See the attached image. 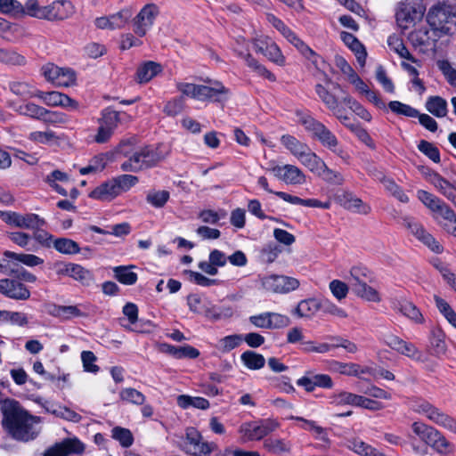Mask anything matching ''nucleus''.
Masks as SVG:
<instances>
[{"mask_svg":"<svg viewBox=\"0 0 456 456\" xmlns=\"http://www.w3.org/2000/svg\"><path fill=\"white\" fill-rule=\"evenodd\" d=\"M170 198L168 191L151 190L146 195V201L156 208H163Z\"/></svg>","mask_w":456,"mask_h":456,"instance_id":"obj_51","label":"nucleus"},{"mask_svg":"<svg viewBox=\"0 0 456 456\" xmlns=\"http://www.w3.org/2000/svg\"><path fill=\"white\" fill-rule=\"evenodd\" d=\"M119 397L122 401L133 403L135 405H142L145 403V396L135 388L126 387L119 392Z\"/></svg>","mask_w":456,"mask_h":456,"instance_id":"obj_53","label":"nucleus"},{"mask_svg":"<svg viewBox=\"0 0 456 456\" xmlns=\"http://www.w3.org/2000/svg\"><path fill=\"white\" fill-rule=\"evenodd\" d=\"M396 308L401 314L416 323H422L424 321L423 315L419 308L410 301H399Z\"/></svg>","mask_w":456,"mask_h":456,"instance_id":"obj_38","label":"nucleus"},{"mask_svg":"<svg viewBox=\"0 0 456 456\" xmlns=\"http://www.w3.org/2000/svg\"><path fill=\"white\" fill-rule=\"evenodd\" d=\"M134 144V139H127L121 141L117 148L118 152L127 157L120 165V169L124 172L137 173L145 169L141 148L132 153Z\"/></svg>","mask_w":456,"mask_h":456,"instance_id":"obj_8","label":"nucleus"},{"mask_svg":"<svg viewBox=\"0 0 456 456\" xmlns=\"http://www.w3.org/2000/svg\"><path fill=\"white\" fill-rule=\"evenodd\" d=\"M176 403L182 409H188L193 407L200 410H207L209 407V402L198 396H190L187 395H180L176 398Z\"/></svg>","mask_w":456,"mask_h":456,"instance_id":"obj_35","label":"nucleus"},{"mask_svg":"<svg viewBox=\"0 0 456 456\" xmlns=\"http://www.w3.org/2000/svg\"><path fill=\"white\" fill-rule=\"evenodd\" d=\"M118 195L114 179H111L97 186L90 192L89 197L99 200H110Z\"/></svg>","mask_w":456,"mask_h":456,"instance_id":"obj_27","label":"nucleus"},{"mask_svg":"<svg viewBox=\"0 0 456 456\" xmlns=\"http://www.w3.org/2000/svg\"><path fill=\"white\" fill-rule=\"evenodd\" d=\"M426 109L437 118L447 115V102L440 96H431L426 102Z\"/></svg>","mask_w":456,"mask_h":456,"instance_id":"obj_40","label":"nucleus"},{"mask_svg":"<svg viewBox=\"0 0 456 456\" xmlns=\"http://www.w3.org/2000/svg\"><path fill=\"white\" fill-rule=\"evenodd\" d=\"M353 292L363 300L379 303L381 301V296L379 291L369 286L366 282L363 284H358V287L352 289Z\"/></svg>","mask_w":456,"mask_h":456,"instance_id":"obj_39","label":"nucleus"},{"mask_svg":"<svg viewBox=\"0 0 456 456\" xmlns=\"http://www.w3.org/2000/svg\"><path fill=\"white\" fill-rule=\"evenodd\" d=\"M388 107L393 112L398 115L409 118H417L419 116V111L416 109L398 101L390 102Z\"/></svg>","mask_w":456,"mask_h":456,"instance_id":"obj_59","label":"nucleus"},{"mask_svg":"<svg viewBox=\"0 0 456 456\" xmlns=\"http://www.w3.org/2000/svg\"><path fill=\"white\" fill-rule=\"evenodd\" d=\"M263 447L271 453L282 454L290 452L291 444L285 439L270 437L264 441Z\"/></svg>","mask_w":456,"mask_h":456,"instance_id":"obj_34","label":"nucleus"},{"mask_svg":"<svg viewBox=\"0 0 456 456\" xmlns=\"http://www.w3.org/2000/svg\"><path fill=\"white\" fill-rule=\"evenodd\" d=\"M340 37L342 41L354 53L358 63L363 67L367 57L365 47L354 35L348 32H341Z\"/></svg>","mask_w":456,"mask_h":456,"instance_id":"obj_25","label":"nucleus"},{"mask_svg":"<svg viewBox=\"0 0 456 456\" xmlns=\"http://www.w3.org/2000/svg\"><path fill=\"white\" fill-rule=\"evenodd\" d=\"M299 162L316 175L321 171L325 162L311 149H309L299 159Z\"/></svg>","mask_w":456,"mask_h":456,"instance_id":"obj_37","label":"nucleus"},{"mask_svg":"<svg viewBox=\"0 0 456 456\" xmlns=\"http://www.w3.org/2000/svg\"><path fill=\"white\" fill-rule=\"evenodd\" d=\"M331 86H327L326 84H316L315 86V93L319 96L320 100L322 103L333 112V114L337 117L340 122L346 126L349 127L351 130H354V125L348 124L347 121L349 118L346 115L342 114V110L339 108V104L342 103L340 102V98L336 95L334 92H331Z\"/></svg>","mask_w":456,"mask_h":456,"instance_id":"obj_11","label":"nucleus"},{"mask_svg":"<svg viewBox=\"0 0 456 456\" xmlns=\"http://www.w3.org/2000/svg\"><path fill=\"white\" fill-rule=\"evenodd\" d=\"M180 449L190 456H209L214 444L205 441L201 434L194 428H187L184 436L179 444Z\"/></svg>","mask_w":456,"mask_h":456,"instance_id":"obj_5","label":"nucleus"},{"mask_svg":"<svg viewBox=\"0 0 456 456\" xmlns=\"http://www.w3.org/2000/svg\"><path fill=\"white\" fill-rule=\"evenodd\" d=\"M229 89L221 82L215 81L211 86L200 85V101L222 102L227 99Z\"/></svg>","mask_w":456,"mask_h":456,"instance_id":"obj_24","label":"nucleus"},{"mask_svg":"<svg viewBox=\"0 0 456 456\" xmlns=\"http://www.w3.org/2000/svg\"><path fill=\"white\" fill-rule=\"evenodd\" d=\"M0 292L14 300H28L30 297L29 289L15 279H1Z\"/></svg>","mask_w":456,"mask_h":456,"instance_id":"obj_21","label":"nucleus"},{"mask_svg":"<svg viewBox=\"0 0 456 456\" xmlns=\"http://www.w3.org/2000/svg\"><path fill=\"white\" fill-rule=\"evenodd\" d=\"M44 107L37 105L33 102H26L19 106V108L16 109V111L20 115L40 120L44 112Z\"/></svg>","mask_w":456,"mask_h":456,"instance_id":"obj_58","label":"nucleus"},{"mask_svg":"<svg viewBox=\"0 0 456 456\" xmlns=\"http://www.w3.org/2000/svg\"><path fill=\"white\" fill-rule=\"evenodd\" d=\"M281 142L282 145L297 159H299L310 149L306 143L300 142L296 137L289 134L282 135Z\"/></svg>","mask_w":456,"mask_h":456,"instance_id":"obj_28","label":"nucleus"},{"mask_svg":"<svg viewBox=\"0 0 456 456\" xmlns=\"http://www.w3.org/2000/svg\"><path fill=\"white\" fill-rule=\"evenodd\" d=\"M257 183L267 192L273 193L284 201L293 205H302L308 208H319L323 209H329L330 208V202L329 201L322 202L316 199H301L297 196H294L287 192L273 191L269 188L268 181L265 176L258 177Z\"/></svg>","mask_w":456,"mask_h":456,"instance_id":"obj_16","label":"nucleus"},{"mask_svg":"<svg viewBox=\"0 0 456 456\" xmlns=\"http://www.w3.org/2000/svg\"><path fill=\"white\" fill-rule=\"evenodd\" d=\"M142 157L143 158L145 169L157 166L162 161L166 154H164L159 147L154 146H143L141 148Z\"/></svg>","mask_w":456,"mask_h":456,"instance_id":"obj_29","label":"nucleus"},{"mask_svg":"<svg viewBox=\"0 0 456 456\" xmlns=\"http://www.w3.org/2000/svg\"><path fill=\"white\" fill-rule=\"evenodd\" d=\"M330 398V403L335 405L348 404L359 407L361 395L343 391L338 394L332 395Z\"/></svg>","mask_w":456,"mask_h":456,"instance_id":"obj_47","label":"nucleus"},{"mask_svg":"<svg viewBox=\"0 0 456 456\" xmlns=\"http://www.w3.org/2000/svg\"><path fill=\"white\" fill-rule=\"evenodd\" d=\"M37 98L42 100L46 105L55 107L61 106L69 110H77L78 107L77 102L71 99L67 94L60 92H43L38 90L37 93Z\"/></svg>","mask_w":456,"mask_h":456,"instance_id":"obj_23","label":"nucleus"},{"mask_svg":"<svg viewBox=\"0 0 456 456\" xmlns=\"http://www.w3.org/2000/svg\"><path fill=\"white\" fill-rule=\"evenodd\" d=\"M84 444L77 438H67L59 444L48 448L44 456H68L71 453H82Z\"/></svg>","mask_w":456,"mask_h":456,"instance_id":"obj_22","label":"nucleus"},{"mask_svg":"<svg viewBox=\"0 0 456 456\" xmlns=\"http://www.w3.org/2000/svg\"><path fill=\"white\" fill-rule=\"evenodd\" d=\"M9 89L15 95L24 99L37 97L38 92L31 84L21 80L10 82Z\"/></svg>","mask_w":456,"mask_h":456,"instance_id":"obj_31","label":"nucleus"},{"mask_svg":"<svg viewBox=\"0 0 456 456\" xmlns=\"http://www.w3.org/2000/svg\"><path fill=\"white\" fill-rule=\"evenodd\" d=\"M262 287L273 293H288L299 286V281L292 277L271 274L261 278Z\"/></svg>","mask_w":456,"mask_h":456,"instance_id":"obj_17","label":"nucleus"},{"mask_svg":"<svg viewBox=\"0 0 456 456\" xmlns=\"http://www.w3.org/2000/svg\"><path fill=\"white\" fill-rule=\"evenodd\" d=\"M74 12L75 8L71 2L56 0L46 5L45 20L61 21L70 18Z\"/></svg>","mask_w":456,"mask_h":456,"instance_id":"obj_20","label":"nucleus"},{"mask_svg":"<svg viewBox=\"0 0 456 456\" xmlns=\"http://www.w3.org/2000/svg\"><path fill=\"white\" fill-rule=\"evenodd\" d=\"M242 341L243 337L241 335H229L219 340L218 348L222 352L227 353L239 346Z\"/></svg>","mask_w":456,"mask_h":456,"instance_id":"obj_63","label":"nucleus"},{"mask_svg":"<svg viewBox=\"0 0 456 456\" xmlns=\"http://www.w3.org/2000/svg\"><path fill=\"white\" fill-rule=\"evenodd\" d=\"M370 273L366 268L360 266H354L350 270L349 284L351 289L358 287V284H363L370 281Z\"/></svg>","mask_w":456,"mask_h":456,"instance_id":"obj_54","label":"nucleus"},{"mask_svg":"<svg viewBox=\"0 0 456 456\" xmlns=\"http://www.w3.org/2000/svg\"><path fill=\"white\" fill-rule=\"evenodd\" d=\"M323 82L327 86H331L332 90H338L341 92L342 95L340 97V102L349 107L357 116L361 118L370 121L371 119V115L370 112L364 109L359 102H357L354 98H352L346 92L343 90L339 84L333 82L332 79L326 74L322 73Z\"/></svg>","mask_w":456,"mask_h":456,"instance_id":"obj_19","label":"nucleus"},{"mask_svg":"<svg viewBox=\"0 0 456 456\" xmlns=\"http://www.w3.org/2000/svg\"><path fill=\"white\" fill-rule=\"evenodd\" d=\"M272 173L279 180L286 184H303L306 177L304 172L295 165L286 164L283 166H273L270 168Z\"/></svg>","mask_w":456,"mask_h":456,"instance_id":"obj_18","label":"nucleus"},{"mask_svg":"<svg viewBox=\"0 0 456 456\" xmlns=\"http://www.w3.org/2000/svg\"><path fill=\"white\" fill-rule=\"evenodd\" d=\"M132 15V10L129 8H124L117 13L110 15L112 30L124 28Z\"/></svg>","mask_w":456,"mask_h":456,"instance_id":"obj_56","label":"nucleus"},{"mask_svg":"<svg viewBox=\"0 0 456 456\" xmlns=\"http://www.w3.org/2000/svg\"><path fill=\"white\" fill-rule=\"evenodd\" d=\"M317 175L331 184L340 185L344 183L343 175L339 172L329 168L326 163Z\"/></svg>","mask_w":456,"mask_h":456,"instance_id":"obj_61","label":"nucleus"},{"mask_svg":"<svg viewBox=\"0 0 456 456\" xmlns=\"http://www.w3.org/2000/svg\"><path fill=\"white\" fill-rule=\"evenodd\" d=\"M70 278L80 282L84 286H90L94 281V275L89 270L74 263L71 266Z\"/></svg>","mask_w":456,"mask_h":456,"instance_id":"obj_48","label":"nucleus"},{"mask_svg":"<svg viewBox=\"0 0 456 456\" xmlns=\"http://www.w3.org/2000/svg\"><path fill=\"white\" fill-rule=\"evenodd\" d=\"M423 15L424 8L422 4L408 1L400 2L395 12L398 25L404 29L420 20Z\"/></svg>","mask_w":456,"mask_h":456,"instance_id":"obj_12","label":"nucleus"},{"mask_svg":"<svg viewBox=\"0 0 456 456\" xmlns=\"http://www.w3.org/2000/svg\"><path fill=\"white\" fill-rule=\"evenodd\" d=\"M408 39L414 47L435 46L437 41V38L430 37L429 31L427 28L411 31L408 36Z\"/></svg>","mask_w":456,"mask_h":456,"instance_id":"obj_30","label":"nucleus"},{"mask_svg":"<svg viewBox=\"0 0 456 456\" xmlns=\"http://www.w3.org/2000/svg\"><path fill=\"white\" fill-rule=\"evenodd\" d=\"M69 180L68 174L61 170H53L45 178V182L49 184L55 191L62 196H67V191L57 184L56 182H66Z\"/></svg>","mask_w":456,"mask_h":456,"instance_id":"obj_44","label":"nucleus"},{"mask_svg":"<svg viewBox=\"0 0 456 456\" xmlns=\"http://www.w3.org/2000/svg\"><path fill=\"white\" fill-rule=\"evenodd\" d=\"M162 71L159 63L148 61L141 64L136 71V80L140 84L147 83Z\"/></svg>","mask_w":456,"mask_h":456,"instance_id":"obj_26","label":"nucleus"},{"mask_svg":"<svg viewBox=\"0 0 456 456\" xmlns=\"http://www.w3.org/2000/svg\"><path fill=\"white\" fill-rule=\"evenodd\" d=\"M380 179L385 186V188L398 200L401 202L406 203L409 200L408 196L403 192V191L391 179L378 176Z\"/></svg>","mask_w":456,"mask_h":456,"instance_id":"obj_62","label":"nucleus"},{"mask_svg":"<svg viewBox=\"0 0 456 456\" xmlns=\"http://www.w3.org/2000/svg\"><path fill=\"white\" fill-rule=\"evenodd\" d=\"M40 120L45 124L58 125L67 123L68 118L64 113L44 109Z\"/></svg>","mask_w":456,"mask_h":456,"instance_id":"obj_64","label":"nucleus"},{"mask_svg":"<svg viewBox=\"0 0 456 456\" xmlns=\"http://www.w3.org/2000/svg\"><path fill=\"white\" fill-rule=\"evenodd\" d=\"M53 247L60 253L66 255L77 254L80 251L78 244L67 238L56 239L53 241Z\"/></svg>","mask_w":456,"mask_h":456,"instance_id":"obj_52","label":"nucleus"},{"mask_svg":"<svg viewBox=\"0 0 456 456\" xmlns=\"http://www.w3.org/2000/svg\"><path fill=\"white\" fill-rule=\"evenodd\" d=\"M112 437L118 441L123 447H130L134 443V436L127 428L116 427L111 430Z\"/></svg>","mask_w":456,"mask_h":456,"instance_id":"obj_60","label":"nucleus"},{"mask_svg":"<svg viewBox=\"0 0 456 456\" xmlns=\"http://www.w3.org/2000/svg\"><path fill=\"white\" fill-rule=\"evenodd\" d=\"M253 45L257 53L265 55L270 61L284 66L286 63L283 55L278 45L268 36L260 35L253 39Z\"/></svg>","mask_w":456,"mask_h":456,"instance_id":"obj_13","label":"nucleus"},{"mask_svg":"<svg viewBox=\"0 0 456 456\" xmlns=\"http://www.w3.org/2000/svg\"><path fill=\"white\" fill-rule=\"evenodd\" d=\"M46 5H41L38 0H26L23 4L22 18L29 16L32 18L45 20Z\"/></svg>","mask_w":456,"mask_h":456,"instance_id":"obj_41","label":"nucleus"},{"mask_svg":"<svg viewBox=\"0 0 456 456\" xmlns=\"http://www.w3.org/2000/svg\"><path fill=\"white\" fill-rule=\"evenodd\" d=\"M0 411L3 414L2 424L14 439L28 442L39 434L37 425L40 419L29 414L18 401L12 398L2 400Z\"/></svg>","mask_w":456,"mask_h":456,"instance_id":"obj_1","label":"nucleus"},{"mask_svg":"<svg viewBox=\"0 0 456 456\" xmlns=\"http://www.w3.org/2000/svg\"><path fill=\"white\" fill-rule=\"evenodd\" d=\"M0 218L7 224L21 229L38 230L46 224L45 219L33 213L21 215L12 211H0Z\"/></svg>","mask_w":456,"mask_h":456,"instance_id":"obj_9","label":"nucleus"},{"mask_svg":"<svg viewBox=\"0 0 456 456\" xmlns=\"http://www.w3.org/2000/svg\"><path fill=\"white\" fill-rule=\"evenodd\" d=\"M387 44L390 49L395 52L401 58L416 62V59L410 53L403 40L397 36H390L387 39Z\"/></svg>","mask_w":456,"mask_h":456,"instance_id":"obj_49","label":"nucleus"},{"mask_svg":"<svg viewBox=\"0 0 456 456\" xmlns=\"http://www.w3.org/2000/svg\"><path fill=\"white\" fill-rule=\"evenodd\" d=\"M241 57L244 59L247 66L251 69L254 72H256L259 77H262L271 82L276 81V77L273 73H272L269 69H266L265 66L261 64L256 59H255L251 54H242Z\"/></svg>","mask_w":456,"mask_h":456,"instance_id":"obj_32","label":"nucleus"},{"mask_svg":"<svg viewBox=\"0 0 456 456\" xmlns=\"http://www.w3.org/2000/svg\"><path fill=\"white\" fill-rule=\"evenodd\" d=\"M279 423L271 419H261L257 422H248L241 425L240 434L248 441L260 440L273 432Z\"/></svg>","mask_w":456,"mask_h":456,"instance_id":"obj_15","label":"nucleus"},{"mask_svg":"<svg viewBox=\"0 0 456 456\" xmlns=\"http://www.w3.org/2000/svg\"><path fill=\"white\" fill-rule=\"evenodd\" d=\"M159 14V9L155 4H145L132 20L134 33L140 37H144Z\"/></svg>","mask_w":456,"mask_h":456,"instance_id":"obj_14","label":"nucleus"},{"mask_svg":"<svg viewBox=\"0 0 456 456\" xmlns=\"http://www.w3.org/2000/svg\"><path fill=\"white\" fill-rule=\"evenodd\" d=\"M4 256L7 258L20 262L29 267L39 265L44 262L42 258L32 254H17L12 251L6 250L4 252Z\"/></svg>","mask_w":456,"mask_h":456,"instance_id":"obj_50","label":"nucleus"},{"mask_svg":"<svg viewBox=\"0 0 456 456\" xmlns=\"http://www.w3.org/2000/svg\"><path fill=\"white\" fill-rule=\"evenodd\" d=\"M240 360L249 370H260L265 364V359L262 354L250 350L242 353Z\"/></svg>","mask_w":456,"mask_h":456,"instance_id":"obj_42","label":"nucleus"},{"mask_svg":"<svg viewBox=\"0 0 456 456\" xmlns=\"http://www.w3.org/2000/svg\"><path fill=\"white\" fill-rule=\"evenodd\" d=\"M121 120L122 118L119 112L110 109H106L102 111L99 123L110 132L114 133Z\"/></svg>","mask_w":456,"mask_h":456,"instance_id":"obj_46","label":"nucleus"},{"mask_svg":"<svg viewBox=\"0 0 456 456\" xmlns=\"http://www.w3.org/2000/svg\"><path fill=\"white\" fill-rule=\"evenodd\" d=\"M347 447L362 456H386L376 448L357 438L348 441Z\"/></svg>","mask_w":456,"mask_h":456,"instance_id":"obj_36","label":"nucleus"},{"mask_svg":"<svg viewBox=\"0 0 456 456\" xmlns=\"http://www.w3.org/2000/svg\"><path fill=\"white\" fill-rule=\"evenodd\" d=\"M0 12L13 18H22L23 4L18 0H0Z\"/></svg>","mask_w":456,"mask_h":456,"instance_id":"obj_43","label":"nucleus"},{"mask_svg":"<svg viewBox=\"0 0 456 456\" xmlns=\"http://www.w3.org/2000/svg\"><path fill=\"white\" fill-rule=\"evenodd\" d=\"M427 21L436 37L456 33V4L436 2L429 8Z\"/></svg>","mask_w":456,"mask_h":456,"instance_id":"obj_2","label":"nucleus"},{"mask_svg":"<svg viewBox=\"0 0 456 456\" xmlns=\"http://www.w3.org/2000/svg\"><path fill=\"white\" fill-rule=\"evenodd\" d=\"M132 265H120L113 268L115 278L125 285H133L137 281V274L131 271Z\"/></svg>","mask_w":456,"mask_h":456,"instance_id":"obj_45","label":"nucleus"},{"mask_svg":"<svg viewBox=\"0 0 456 456\" xmlns=\"http://www.w3.org/2000/svg\"><path fill=\"white\" fill-rule=\"evenodd\" d=\"M413 433L418 436L427 445L436 452L444 454L449 452L450 443L435 428L422 422H413L411 425Z\"/></svg>","mask_w":456,"mask_h":456,"instance_id":"obj_6","label":"nucleus"},{"mask_svg":"<svg viewBox=\"0 0 456 456\" xmlns=\"http://www.w3.org/2000/svg\"><path fill=\"white\" fill-rule=\"evenodd\" d=\"M417 196L432 212L434 220L440 227L444 222H450L456 216L455 211L437 196L424 190L418 191Z\"/></svg>","mask_w":456,"mask_h":456,"instance_id":"obj_4","label":"nucleus"},{"mask_svg":"<svg viewBox=\"0 0 456 456\" xmlns=\"http://www.w3.org/2000/svg\"><path fill=\"white\" fill-rule=\"evenodd\" d=\"M0 62L22 66L26 63V59L21 54L10 49L0 48Z\"/></svg>","mask_w":456,"mask_h":456,"instance_id":"obj_55","label":"nucleus"},{"mask_svg":"<svg viewBox=\"0 0 456 456\" xmlns=\"http://www.w3.org/2000/svg\"><path fill=\"white\" fill-rule=\"evenodd\" d=\"M403 225L409 230V232L424 245H426L430 250L436 254L443 252V246L430 234L421 224L417 222L411 216H403L402 218Z\"/></svg>","mask_w":456,"mask_h":456,"instance_id":"obj_10","label":"nucleus"},{"mask_svg":"<svg viewBox=\"0 0 456 456\" xmlns=\"http://www.w3.org/2000/svg\"><path fill=\"white\" fill-rule=\"evenodd\" d=\"M114 179L118 194L127 191L138 183V177L132 175H120Z\"/></svg>","mask_w":456,"mask_h":456,"instance_id":"obj_57","label":"nucleus"},{"mask_svg":"<svg viewBox=\"0 0 456 456\" xmlns=\"http://www.w3.org/2000/svg\"><path fill=\"white\" fill-rule=\"evenodd\" d=\"M412 410L419 414L425 415L430 421L436 425L456 433V421L428 402H416L412 404Z\"/></svg>","mask_w":456,"mask_h":456,"instance_id":"obj_7","label":"nucleus"},{"mask_svg":"<svg viewBox=\"0 0 456 456\" xmlns=\"http://www.w3.org/2000/svg\"><path fill=\"white\" fill-rule=\"evenodd\" d=\"M322 302L314 299L308 298L302 300L298 303L295 313L299 317L311 318L313 317L319 310H321Z\"/></svg>","mask_w":456,"mask_h":456,"instance_id":"obj_33","label":"nucleus"},{"mask_svg":"<svg viewBox=\"0 0 456 456\" xmlns=\"http://www.w3.org/2000/svg\"><path fill=\"white\" fill-rule=\"evenodd\" d=\"M298 122L305 129L317 139L324 147H327L338 155L344 161L347 162L350 159L349 153L343 148L338 147V141L335 134L328 129L322 122L312 116L305 113H297Z\"/></svg>","mask_w":456,"mask_h":456,"instance_id":"obj_3","label":"nucleus"}]
</instances>
